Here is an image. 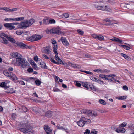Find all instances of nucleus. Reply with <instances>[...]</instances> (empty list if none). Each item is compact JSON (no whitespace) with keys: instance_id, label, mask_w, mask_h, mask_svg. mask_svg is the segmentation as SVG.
<instances>
[{"instance_id":"obj_1","label":"nucleus","mask_w":134,"mask_h":134,"mask_svg":"<svg viewBox=\"0 0 134 134\" xmlns=\"http://www.w3.org/2000/svg\"><path fill=\"white\" fill-rule=\"evenodd\" d=\"M13 70V68L12 67H10L8 69V71L6 70L3 71V74L10 79L13 80L16 79L17 77L12 72H10V71H12Z\"/></svg>"},{"instance_id":"obj_2","label":"nucleus","mask_w":134,"mask_h":134,"mask_svg":"<svg viewBox=\"0 0 134 134\" xmlns=\"http://www.w3.org/2000/svg\"><path fill=\"white\" fill-rule=\"evenodd\" d=\"M43 37L42 35H39L37 34L28 37L27 40L31 41H34L38 40L41 39Z\"/></svg>"},{"instance_id":"obj_3","label":"nucleus","mask_w":134,"mask_h":134,"mask_svg":"<svg viewBox=\"0 0 134 134\" xmlns=\"http://www.w3.org/2000/svg\"><path fill=\"white\" fill-rule=\"evenodd\" d=\"M17 63L19 65H21V67L23 68L26 67L27 66L28 64H29L27 61L22 58L19 60Z\"/></svg>"},{"instance_id":"obj_4","label":"nucleus","mask_w":134,"mask_h":134,"mask_svg":"<svg viewBox=\"0 0 134 134\" xmlns=\"http://www.w3.org/2000/svg\"><path fill=\"white\" fill-rule=\"evenodd\" d=\"M87 122L86 119L84 117L81 118L80 120L77 122V124L80 127H83Z\"/></svg>"},{"instance_id":"obj_5","label":"nucleus","mask_w":134,"mask_h":134,"mask_svg":"<svg viewBox=\"0 0 134 134\" xmlns=\"http://www.w3.org/2000/svg\"><path fill=\"white\" fill-rule=\"evenodd\" d=\"M28 20H26L23 22L20 23L17 26V27L19 29H23V28H26L29 26L28 24Z\"/></svg>"},{"instance_id":"obj_6","label":"nucleus","mask_w":134,"mask_h":134,"mask_svg":"<svg viewBox=\"0 0 134 134\" xmlns=\"http://www.w3.org/2000/svg\"><path fill=\"white\" fill-rule=\"evenodd\" d=\"M11 55L13 57L16 58L17 59L16 61V63H17L19 60L22 58L21 54L17 52H13L12 53Z\"/></svg>"},{"instance_id":"obj_7","label":"nucleus","mask_w":134,"mask_h":134,"mask_svg":"<svg viewBox=\"0 0 134 134\" xmlns=\"http://www.w3.org/2000/svg\"><path fill=\"white\" fill-rule=\"evenodd\" d=\"M43 127L44 129L47 134H52V130L48 125H45Z\"/></svg>"},{"instance_id":"obj_8","label":"nucleus","mask_w":134,"mask_h":134,"mask_svg":"<svg viewBox=\"0 0 134 134\" xmlns=\"http://www.w3.org/2000/svg\"><path fill=\"white\" fill-rule=\"evenodd\" d=\"M20 130L21 131L25 133H29L32 131L31 128L27 127L26 128H21Z\"/></svg>"},{"instance_id":"obj_9","label":"nucleus","mask_w":134,"mask_h":134,"mask_svg":"<svg viewBox=\"0 0 134 134\" xmlns=\"http://www.w3.org/2000/svg\"><path fill=\"white\" fill-rule=\"evenodd\" d=\"M42 52L43 53L47 54L49 55L51 54L50 48L49 47H44L43 49L42 50Z\"/></svg>"},{"instance_id":"obj_10","label":"nucleus","mask_w":134,"mask_h":134,"mask_svg":"<svg viewBox=\"0 0 134 134\" xmlns=\"http://www.w3.org/2000/svg\"><path fill=\"white\" fill-rule=\"evenodd\" d=\"M16 44L17 46H19L21 48H27L28 47V46H27L21 42H17L16 43Z\"/></svg>"},{"instance_id":"obj_11","label":"nucleus","mask_w":134,"mask_h":134,"mask_svg":"<svg viewBox=\"0 0 134 134\" xmlns=\"http://www.w3.org/2000/svg\"><path fill=\"white\" fill-rule=\"evenodd\" d=\"M52 31L53 33H55L61 35H62L63 34V33L60 30L57 28L52 29Z\"/></svg>"},{"instance_id":"obj_12","label":"nucleus","mask_w":134,"mask_h":134,"mask_svg":"<svg viewBox=\"0 0 134 134\" xmlns=\"http://www.w3.org/2000/svg\"><path fill=\"white\" fill-rule=\"evenodd\" d=\"M12 24V23H6L4 24V25L5 27L8 28L9 29L12 30L15 28V26H13Z\"/></svg>"},{"instance_id":"obj_13","label":"nucleus","mask_w":134,"mask_h":134,"mask_svg":"<svg viewBox=\"0 0 134 134\" xmlns=\"http://www.w3.org/2000/svg\"><path fill=\"white\" fill-rule=\"evenodd\" d=\"M111 40L113 41L118 42L120 44H123L124 43L123 42V41L122 40L118 38L115 37H113V38L111 39ZM124 44L125 43H124Z\"/></svg>"},{"instance_id":"obj_14","label":"nucleus","mask_w":134,"mask_h":134,"mask_svg":"<svg viewBox=\"0 0 134 134\" xmlns=\"http://www.w3.org/2000/svg\"><path fill=\"white\" fill-rule=\"evenodd\" d=\"M116 131L118 133H122L125 132V130L124 128H122L119 126L118 128L116 129Z\"/></svg>"},{"instance_id":"obj_15","label":"nucleus","mask_w":134,"mask_h":134,"mask_svg":"<svg viewBox=\"0 0 134 134\" xmlns=\"http://www.w3.org/2000/svg\"><path fill=\"white\" fill-rule=\"evenodd\" d=\"M60 40L64 45L66 46H68L69 45V43L67 41L66 39L65 38L62 37L61 38Z\"/></svg>"},{"instance_id":"obj_16","label":"nucleus","mask_w":134,"mask_h":134,"mask_svg":"<svg viewBox=\"0 0 134 134\" xmlns=\"http://www.w3.org/2000/svg\"><path fill=\"white\" fill-rule=\"evenodd\" d=\"M101 10L102 11H106L110 12L111 9L108 8L107 6H100Z\"/></svg>"},{"instance_id":"obj_17","label":"nucleus","mask_w":134,"mask_h":134,"mask_svg":"<svg viewBox=\"0 0 134 134\" xmlns=\"http://www.w3.org/2000/svg\"><path fill=\"white\" fill-rule=\"evenodd\" d=\"M58 55H56L55 56V58L56 60L57 61V62H58V64H64V63L63 62L62 60L59 58L58 56Z\"/></svg>"},{"instance_id":"obj_18","label":"nucleus","mask_w":134,"mask_h":134,"mask_svg":"<svg viewBox=\"0 0 134 134\" xmlns=\"http://www.w3.org/2000/svg\"><path fill=\"white\" fill-rule=\"evenodd\" d=\"M128 128L130 130V134H134V124H133L129 126Z\"/></svg>"},{"instance_id":"obj_19","label":"nucleus","mask_w":134,"mask_h":134,"mask_svg":"<svg viewBox=\"0 0 134 134\" xmlns=\"http://www.w3.org/2000/svg\"><path fill=\"white\" fill-rule=\"evenodd\" d=\"M54 113L52 111H49L45 113V115L48 118H50L54 115Z\"/></svg>"},{"instance_id":"obj_20","label":"nucleus","mask_w":134,"mask_h":134,"mask_svg":"<svg viewBox=\"0 0 134 134\" xmlns=\"http://www.w3.org/2000/svg\"><path fill=\"white\" fill-rule=\"evenodd\" d=\"M24 19V18L23 17L11 18V20L13 21H20L23 20Z\"/></svg>"},{"instance_id":"obj_21","label":"nucleus","mask_w":134,"mask_h":134,"mask_svg":"<svg viewBox=\"0 0 134 134\" xmlns=\"http://www.w3.org/2000/svg\"><path fill=\"white\" fill-rule=\"evenodd\" d=\"M53 51L55 55H58V53L57 52V49L58 48L57 45L56 44L53 45Z\"/></svg>"},{"instance_id":"obj_22","label":"nucleus","mask_w":134,"mask_h":134,"mask_svg":"<svg viewBox=\"0 0 134 134\" xmlns=\"http://www.w3.org/2000/svg\"><path fill=\"white\" fill-rule=\"evenodd\" d=\"M68 64L70 66L74 68H77L79 67H78L79 65H78L74 63H72L70 62H68Z\"/></svg>"},{"instance_id":"obj_23","label":"nucleus","mask_w":134,"mask_h":134,"mask_svg":"<svg viewBox=\"0 0 134 134\" xmlns=\"http://www.w3.org/2000/svg\"><path fill=\"white\" fill-rule=\"evenodd\" d=\"M40 64L41 66V67L42 68H44L45 69H47V67L46 65V64L44 63L43 62H41L40 61Z\"/></svg>"},{"instance_id":"obj_24","label":"nucleus","mask_w":134,"mask_h":134,"mask_svg":"<svg viewBox=\"0 0 134 134\" xmlns=\"http://www.w3.org/2000/svg\"><path fill=\"white\" fill-rule=\"evenodd\" d=\"M35 22V20L33 19H32L30 20L29 21H28V24L29 25V26L31 25L32 24H33Z\"/></svg>"},{"instance_id":"obj_25","label":"nucleus","mask_w":134,"mask_h":134,"mask_svg":"<svg viewBox=\"0 0 134 134\" xmlns=\"http://www.w3.org/2000/svg\"><path fill=\"white\" fill-rule=\"evenodd\" d=\"M6 38L10 42L12 43H14L15 42V39L13 38L10 37L8 36H7Z\"/></svg>"},{"instance_id":"obj_26","label":"nucleus","mask_w":134,"mask_h":134,"mask_svg":"<svg viewBox=\"0 0 134 134\" xmlns=\"http://www.w3.org/2000/svg\"><path fill=\"white\" fill-rule=\"evenodd\" d=\"M0 41L2 43L5 44H6L8 43V41L6 38L0 39Z\"/></svg>"},{"instance_id":"obj_27","label":"nucleus","mask_w":134,"mask_h":134,"mask_svg":"<svg viewBox=\"0 0 134 134\" xmlns=\"http://www.w3.org/2000/svg\"><path fill=\"white\" fill-rule=\"evenodd\" d=\"M15 91L13 88H10L9 90L5 91L7 93H12L15 92Z\"/></svg>"},{"instance_id":"obj_28","label":"nucleus","mask_w":134,"mask_h":134,"mask_svg":"<svg viewBox=\"0 0 134 134\" xmlns=\"http://www.w3.org/2000/svg\"><path fill=\"white\" fill-rule=\"evenodd\" d=\"M94 81H95V82L98 83L100 84H104V83L103 81L99 80V79H97L96 78H94L93 80Z\"/></svg>"},{"instance_id":"obj_29","label":"nucleus","mask_w":134,"mask_h":134,"mask_svg":"<svg viewBox=\"0 0 134 134\" xmlns=\"http://www.w3.org/2000/svg\"><path fill=\"white\" fill-rule=\"evenodd\" d=\"M127 97V96H122L117 97L116 98L119 100H124L126 99Z\"/></svg>"},{"instance_id":"obj_30","label":"nucleus","mask_w":134,"mask_h":134,"mask_svg":"<svg viewBox=\"0 0 134 134\" xmlns=\"http://www.w3.org/2000/svg\"><path fill=\"white\" fill-rule=\"evenodd\" d=\"M121 55L125 59H126L127 60H129L131 59L128 56L123 53H121Z\"/></svg>"},{"instance_id":"obj_31","label":"nucleus","mask_w":134,"mask_h":134,"mask_svg":"<svg viewBox=\"0 0 134 134\" xmlns=\"http://www.w3.org/2000/svg\"><path fill=\"white\" fill-rule=\"evenodd\" d=\"M36 78H34V77H30L29 78H24L23 79L27 82H30V81L32 79H33L34 80L36 79Z\"/></svg>"},{"instance_id":"obj_32","label":"nucleus","mask_w":134,"mask_h":134,"mask_svg":"<svg viewBox=\"0 0 134 134\" xmlns=\"http://www.w3.org/2000/svg\"><path fill=\"white\" fill-rule=\"evenodd\" d=\"M6 84L5 82H2L0 84V86L2 87H4L5 88H8L7 86L6 85Z\"/></svg>"},{"instance_id":"obj_33","label":"nucleus","mask_w":134,"mask_h":134,"mask_svg":"<svg viewBox=\"0 0 134 134\" xmlns=\"http://www.w3.org/2000/svg\"><path fill=\"white\" fill-rule=\"evenodd\" d=\"M97 39L99 40L100 41H103L104 40V37L103 36L100 35H98Z\"/></svg>"},{"instance_id":"obj_34","label":"nucleus","mask_w":134,"mask_h":134,"mask_svg":"<svg viewBox=\"0 0 134 134\" xmlns=\"http://www.w3.org/2000/svg\"><path fill=\"white\" fill-rule=\"evenodd\" d=\"M35 83L36 85L39 86L41 84V82L38 79H37L35 80Z\"/></svg>"},{"instance_id":"obj_35","label":"nucleus","mask_w":134,"mask_h":134,"mask_svg":"<svg viewBox=\"0 0 134 134\" xmlns=\"http://www.w3.org/2000/svg\"><path fill=\"white\" fill-rule=\"evenodd\" d=\"M7 36L4 33H2L0 34V39H4V38L6 37Z\"/></svg>"},{"instance_id":"obj_36","label":"nucleus","mask_w":134,"mask_h":134,"mask_svg":"<svg viewBox=\"0 0 134 134\" xmlns=\"http://www.w3.org/2000/svg\"><path fill=\"white\" fill-rule=\"evenodd\" d=\"M99 102L100 104L103 105H106V102L103 99H100L99 100Z\"/></svg>"},{"instance_id":"obj_37","label":"nucleus","mask_w":134,"mask_h":134,"mask_svg":"<svg viewBox=\"0 0 134 134\" xmlns=\"http://www.w3.org/2000/svg\"><path fill=\"white\" fill-rule=\"evenodd\" d=\"M57 128L59 129H60L62 130H65V129L63 128L62 126H61L59 124H58L57 126Z\"/></svg>"},{"instance_id":"obj_38","label":"nucleus","mask_w":134,"mask_h":134,"mask_svg":"<svg viewBox=\"0 0 134 134\" xmlns=\"http://www.w3.org/2000/svg\"><path fill=\"white\" fill-rule=\"evenodd\" d=\"M69 16V15L68 13H65L62 16V17L63 18H67Z\"/></svg>"},{"instance_id":"obj_39","label":"nucleus","mask_w":134,"mask_h":134,"mask_svg":"<svg viewBox=\"0 0 134 134\" xmlns=\"http://www.w3.org/2000/svg\"><path fill=\"white\" fill-rule=\"evenodd\" d=\"M92 134V131L90 133V130L88 129H87L85 130V132L84 133V134Z\"/></svg>"},{"instance_id":"obj_40","label":"nucleus","mask_w":134,"mask_h":134,"mask_svg":"<svg viewBox=\"0 0 134 134\" xmlns=\"http://www.w3.org/2000/svg\"><path fill=\"white\" fill-rule=\"evenodd\" d=\"M83 86L86 88L88 89L89 88V86L90 85H88L87 83H85L83 84Z\"/></svg>"},{"instance_id":"obj_41","label":"nucleus","mask_w":134,"mask_h":134,"mask_svg":"<svg viewBox=\"0 0 134 134\" xmlns=\"http://www.w3.org/2000/svg\"><path fill=\"white\" fill-rule=\"evenodd\" d=\"M104 22H108L110 24H112L113 23L111 22V20L109 19V18H107L104 19Z\"/></svg>"},{"instance_id":"obj_42","label":"nucleus","mask_w":134,"mask_h":134,"mask_svg":"<svg viewBox=\"0 0 134 134\" xmlns=\"http://www.w3.org/2000/svg\"><path fill=\"white\" fill-rule=\"evenodd\" d=\"M98 115V114L97 111H93V117H96Z\"/></svg>"},{"instance_id":"obj_43","label":"nucleus","mask_w":134,"mask_h":134,"mask_svg":"<svg viewBox=\"0 0 134 134\" xmlns=\"http://www.w3.org/2000/svg\"><path fill=\"white\" fill-rule=\"evenodd\" d=\"M77 31L79 34L81 35H82L83 34L84 32L82 30L80 29H78L77 30Z\"/></svg>"},{"instance_id":"obj_44","label":"nucleus","mask_w":134,"mask_h":134,"mask_svg":"<svg viewBox=\"0 0 134 134\" xmlns=\"http://www.w3.org/2000/svg\"><path fill=\"white\" fill-rule=\"evenodd\" d=\"M34 60L35 61H39L40 62L41 60L40 59H39L38 58L37 56L34 57Z\"/></svg>"},{"instance_id":"obj_45","label":"nucleus","mask_w":134,"mask_h":134,"mask_svg":"<svg viewBox=\"0 0 134 134\" xmlns=\"http://www.w3.org/2000/svg\"><path fill=\"white\" fill-rule=\"evenodd\" d=\"M127 123L126 122H123L122 123L120 124V127L123 128L124 127H125L126 126Z\"/></svg>"},{"instance_id":"obj_46","label":"nucleus","mask_w":134,"mask_h":134,"mask_svg":"<svg viewBox=\"0 0 134 134\" xmlns=\"http://www.w3.org/2000/svg\"><path fill=\"white\" fill-rule=\"evenodd\" d=\"M16 114L15 113H12L11 115V116L13 120H14L16 118Z\"/></svg>"},{"instance_id":"obj_47","label":"nucleus","mask_w":134,"mask_h":134,"mask_svg":"<svg viewBox=\"0 0 134 134\" xmlns=\"http://www.w3.org/2000/svg\"><path fill=\"white\" fill-rule=\"evenodd\" d=\"M99 72L101 73H104L107 72V70L106 69H99Z\"/></svg>"},{"instance_id":"obj_48","label":"nucleus","mask_w":134,"mask_h":134,"mask_svg":"<svg viewBox=\"0 0 134 134\" xmlns=\"http://www.w3.org/2000/svg\"><path fill=\"white\" fill-rule=\"evenodd\" d=\"M49 59L50 61H51L54 64H58V62H56L52 58H49Z\"/></svg>"},{"instance_id":"obj_49","label":"nucleus","mask_w":134,"mask_h":134,"mask_svg":"<svg viewBox=\"0 0 134 134\" xmlns=\"http://www.w3.org/2000/svg\"><path fill=\"white\" fill-rule=\"evenodd\" d=\"M92 111L88 110H86V114L90 115H91Z\"/></svg>"},{"instance_id":"obj_50","label":"nucleus","mask_w":134,"mask_h":134,"mask_svg":"<svg viewBox=\"0 0 134 134\" xmlns=\"http://www.w3.org/2000/svg\"><path fill=\"white\" fill-rule=\"evenodd\" d=\"M22 109L24 112H26L27 110V109L24 106H23L22 107Z\"/></svg>"},{"instance_id":"obj_51","label":"nucleus","mask_w":134,"mask_h":134,"mask_svg":"<svg viewBox=\"0 0 134 134\" xmlns=\"http://www.w3.org/2000/svg\"><path fill=\"white\" fill-rule=\"evenodd\" d=\"M123 48L126 50H129L130 49V47L124 45L123 46Z\"/></svg>"},{"instance_id":"obj_52","label":"nucleus","mask_w":134,"mask_h":134,"mask_svg":"<svg viewBox=\"0 0 134 134\" xmlns=\"http://www.w3.org/2000/svg\"><path fill=\"white\" fill-rule=\"evenodd\" d=\"M99 76L103 79L104 80V79L105 76H107L106 75H103L102 74H100L99 75Z\"/></svg>"},{"instance_id":"obj_53","label":"nucleus","mask_w":134,"mask_h":134,"mask_svg":"<svg viewBox=\"0 0 134 134\" xmlns=\"http://www.w3.org/2000/svg\"><path fill=\"white\" fill-rule=\"evenodd\" d=\"M33 69L32 68H29L27 69L29 73L32 72L33 71Z\"/></svg>"},{"instance_id":"obj_54","label":"nucleus","mask_w":134,"mask_h":134,"mask_svg":"<svg viewBox=\"0 0 134 134\" xmlns=\"http://www.w3.org/2000/svg\"><path fill=\"white\" fill-rule=\"evenodd\" d=\"M42 57L43 58L46 59H49V57L44 54H42Z\"/></svg>"},{"instance_id":"obj_55","label":"nucleus","mask_w":134,"mask_h":134,"mask_svg":"<svg viewBox=\"0 0 134 134\" xmlns=\"http://www.w3.org/2000/svg\"><path fill=\"white\" fill-rule=\"evenodd\" d=\"M18 10V8H12L9 10V12H14L15 11H16L17 10Z\"/></svg>"},{"instance_id":"obj_56","label":"nucleus","mask_w":134,"mask_h":134,"mask_svg":"<svg viewBox=\"0 0 134 134\" xmlns=\"http://www.w3.org/2000/svg\"><path fill=\"white\" fill-rule=\"evenodd\" d=\"M76 85L77 86L79 87H80L81 86V84L77 81H76Z\"/></svg>"},{"instance_id":"obj_57","label":"nucleus","mask_w":134,"mask_h":134,"mask_svg":"<svg viewBox=\"0 0 134 134\" xmlns=\"http://www.w3.org/2000/svg\"><path fill=\"white\" fill-rule=\"evenodd\" d=\"M106 76L108 77H112V78L113 76H116V75L114 74H111L106 75Z\"/></svg>"},{"instance_id":"obj_58","label":"nucleus","mask_w":134,"mask_h":134,"mask_svg":"<svg viewBox=\"0 0 134 134\" xmlns=\"http://www.w3.org/2000/svg\"><path fill=\"white\" fill-rule=\"evenodd\" d=\"M122 88L123 90H126L127 91L128 90V88L127 86L126 85L124 86H123Z\"/></svg>"},{"instance_id":"obj_59","label":"nucleus","mask_w":134,"mask_h":134,"mask_svg":"<svg viewBox=\"0 0 134 134\" xmlns=\"http://www.w3.org/2000/svg\"><path fill=\"white\" fill-rule=\"evenodd\" d=\"M9 10L10 9L7 7H5L3 8V10H5L6 11L9 12Z\"/></svg>"},{"instance_id":"obj_60","label":"nucleus","mask_w":134,"mask_h":134,"mask_svg":"<svg viewBox=\"0 0 134 134\" xmlns=\"http://www.w3.org/2000/svg\"><path fill=\"white\" fill-rule=\"evenodd\" d=\"M95 7L98 10H101L100 6L95 5Z\"/></svg>"},{"instance_id":"obj_61","label":"nucleus","mask_w":134,"mask_h":134,"mask_svg":"<svg viewBox=\"0 0 134 134\" xmlns=\"http://www.w3.org/2000/svg\"><path fill=\"white\" fill-rule=\"evenodd\" d=\"M32 66L35 69H37V67L36 64L35 63L34 64H32Z\"/></svg>"},{"instance_id":"obj_62","label":"nucleus","mask_w":134,"mask_h":134,"mask_svg":"<svg viewBox=\"0 0 134 134\" xmlns=\"http://www.w3.org/2000/svg\"><path fill=\"white\" fill-rule=\"evenodd\" d=\"M48 22V20L44 19L43 20V23L44 24H47V22Z\"/></svg>"},{"instance_id":"obj_63","label":"nucleus","mask_w":134,"mask_h":134,"mask_svg":"<svg viewBox=\"0 0 134 134\" xmlns=\"http://www.w3.org/2000/svg\"><path fill=\"white\" fill-rule=\"evenodd\" d=\"M22 32L20 31H16V33L18 35H20L22 34Z\"/></svg>"},{"instance_id":"obj_64","label":"nucleus","mask_w":134,"mask_h":134,"mask_svg":"<svg viewBox=\"0 0 134 134\" xmlns=\"http://www.w3.org/2000/svg\"><path fill=\"white\" fill-rule=\"evenodd\" d=\"M98 131H96L95 129H93V134H97Z\"/></svg>"}]
</instances>
